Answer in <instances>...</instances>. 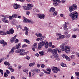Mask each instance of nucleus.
<instances>
[{"instance_id":"a211bd4d","label":"nucleus","mask_w":79,"mask_h":79,"mask_svg":"<svg viewBox=\"0 0 79 79\" xmlns=\"http://www.w3.org/2000/svg\"><path fill=\"white\" fill-rule=\"evenodd\" d=\"M72 8L74 10H77V5L75 4H74L72 6Z\"/></svg>"},{"instance_id":"393cba45","label":"nucleus","mask_w":79,"mask_h":79,"mask_svg":"<svg viewBox=\"0 0 79 79\" xmlns=\"http://www.w3.org/2000/svg\"><path fill=\"white\" fill-rule=\"evenodd\" d=\"M44 76V73L42 72L41 73H40L39 74V76L40 77H43Z\"/></svg>"},{"instance_id":"6e6552de","label":"nucleus","mask_w":79,"mask_h":79,"mask_svg":"<svg viewBox=\"0 0 79 79\" xmlns=\"http://www.w3.org/2000/svg\"><path fill=\"white\" fill-rule=\"evenodd\" d=\"M37 16L40 19H44V18H45V16L43 14H37Z\"/></svg>"},{"instance_id":"603ef678","label":"nucleus","mask_w":79,"mask_h":79,"mask_svg":"<svg viewBox=\"0 0 79 79\" xmlns=\"http://www.w3.org/2000/svg\"><path fill=\"white\" fill-rule=\"evenodd\" d=\"M4 77H7V76H8V74H6V73H5L4 74Z\"/></svg>"},{"instance_id":"b1692460","label":"nucleus","mask_w":79,"mask_h":79,"mask_svg":"<svg viewBox=\"0 0 79 79\" xmlns=\"http://www.w3.org/2000/svg\"><path fill=\"white\" fill-rule=\"evenodd\" d=\"M35 62H33L31 63H30L29 64V66H30V67H33L34 65H35Z\"/></svg>"},{"instance_id":"338daca9","label":"nucleus","mask_w":79,"mask_h":79,"mask_svg":"<svg viewBox=\"0 0 79 79\" xmlns=\"http://www.w3.org/2000/svg\"><path fill=\"white\" fill-rule=\"evenodd\" d=\"M64 35H62L60 36V39H64Z\"/></svg>"},{"instance_id":"20e7f679","label":"nucleus","mask_w":79,"mask_h":79,"mask_svg":"<svg viewBox=\"0 0 79 79\" xmlns=\"http://www.w3.org/2000/svg\"><path fill=\"white\" fill-rule=\"evenodd\" d=\"M34 6L31 4H28L27 6H23V8L24 10H32V8Z\"/></svg>"},{"instance_id":"473e14b6","label":"nucleus","mask_w":79,"mask_h":79,"mask_svg":"<svg viewBox=\"0 0 79 79\" xmlns=\"http://www.w3.org/2000/svg\"><path fill=\"white\" fill-rule=\"evenodd\" d=\"M24 41L25 42H26L27 44H29L30 43V42H29V41L27 39H25L24 40Z\"/></svg>"},{"instance_id":"49530a36","label":"nucleus","mask_w":79,"mask_h":79,"mask_svg":"<svg viewBox=\"0 0 79 79\" xmlns=\"http://www.w3.org/2000/svg\"><path fill=\"white\" fill-rule=\"evenodd\" d=\"M76 37H77V35H72V38H76Z\"/></svg>"},{"instance_id":"2eb2a0df","label":"nucleus","mask_w":79,"mask_h":79,"mask_svg":"<svg viewBox=\"0 0 79 79\" xmlns=\"http://www.w3.org/2000/svg\"><path fill=\"white\" fill-rule=\"evenodd\" d=\"M55 11V8L53 7H51L49 10V12L51 13H53V12H54Z\"/></svg>"},{"instance_id":"680f3d73","label":"nucleus","mask_w":79,"mask_h":79,"mask_svg":"<svg viewBox=\"0 0 79 79\" xmlns=\"http://www.w3.org/2000/svg\"><path fill=\"white\" fill-rule=\"evenodd\" d=\"M64 34H65V35H66L67 34H68V33H69V32L68 31H64Z\"/></svg>"},{"instance_id":"69168bd1","label":"nucleus","mask_w":79,"mask_h":79,"mask_svg":"<svg viewBox=\"0 0 79 79\" xmlns=\"http://www.w3.org/2000/svg\"><path fill=\"white\" fill-rule=\"evenodd\" d=\"M52 51V48H50L48 49V52H51Z\"/></svg>"},{"instance_id":"774afa93","label":"nucleus","mask_w":79,"mask_h":79,"mask_svg":"<svg viewBox=\"0 0 79 79\" xmlns=\"http://www.w3.org/2000/svg\"><path fill=\"white\" fill-rule=\"evenodd\" d=\"M58 53H61V49H58Z\"/></svg>"},{"instance_id":"8fccbe9b","label":"nucleus","mask_w":79,"mask_h":79,"mask_svg":"<svg viewBox=\"0 0 79 79\" xmlns=\"http://www.w3.org/2000/svg\"><path fill=\"white\" fill-rule=\"evenodd\" d=\"M58 4L57 2H54L53 3V5L54 6H57V5H58Z\"/></svg>"},{"instance_id":"7c9ffc66","label":"nucleus","mask_w":79,"mask_h":79,"mask_svg":"<svg viewBox=\"0 0 79 79\" xmlns=\"http://www.w3.org/2000/svg\"><path fill=\"white\" fill-rule=\"evenodd\" d=\"M5 42V41L3 40H0V44H2V45Z\"/></svg>"},{"instance_id":"c756f323","label":"nucleus","mask_w":79,"mask_h":79,"mask_svg":"<svg viewBox=\"0 0 79 79\" xmlns=\"http://www.w3.org/2000/svg\"><path fill=\"white\" fill-rule=\"evenodd\" d=\"M23 71L25 73H26L27 74H29V73L28 72V70L27 69H24L23 70Z\"/></svg>"},{"instance_id":"cd10ccee","label":"nucleus","mask_w":79,"mask_h":79,"mask_svg":"<svg viewBox=\"0 0 79 79\" xmlns=\"http://www.w3.org/2000/svg\"><path fill=\"white\" fill-rule=\"evenodd\" d=\"M52 14H53L54 16H56L57 15V12L56 11H55L54 12H52Z\"/></svg>"},{"instance_id":"dca6fc26","label":"nucleus","mask_w":79,"mask_h":79,"mask_svg":"<svg viewBox=\"0 0 79 79\" xmlns=\"http://www.w3.org/2000/svg\"><path fill=\"white\" fill-rule=\"evenodd\" d=\"M2 20L3 22V23H9L7 19L5 18H2Z\"/></svg>"},{"instance_id":"f257e3e1","label":"nucleus","mask_w":79,"mask_h":79,"mask_svg":"<svg viewBox=\"0 0 79 79\" xmlns=\"http://www.w3.org/2000/svg\"><path fill=\"white\" fill-rule=\"evenodd\" d=\"M67 43L65 42L62 44L60 46V48H61L62 51H64L66 53H69L70 52L71 48L68 46H66Z\"/></svg>"},{"instance_id":"37998d69","label":"nucleus","mask_w":79,"mask_h":79,"mask_svg":"<svg viewBox=\"0 0 79 79\" xmlns=\"http://www.w3.org/2000/svg\"><path fill=\"white\" fill-rule=\"evenodd\" d=\"M26 14L27 15H29L30 14V11L29 10H27L26 12Z\"/></svg>"},{"instance_id":"13d9d810","label":"nucleus","mask_w":79,"mask_h":79,"mask_svg":"<svg viewBox=\"0 0 79 79\" xmlns=\"http://www.w3.org/2000/svg\"><path fill=\"white\" fill-rule=\"evenodd\" d=\"M12 16L14 18H16V14H14L12 15Z\"/></svg>"},{"instance_id":"e2e57ef3","label":"nucleus","mask_w":79,"mask_h":79,"mask_svg":"<svg viewBox=\"0 0 79 79\" xmlns=\"http://www.w3.org/2000/svg\"><path fill=\"white\" fill-rule=\"evenodd\" d=\"M24 30H25V31H28V28H27L26 27H24Z\"/></svg>"},{"instance_id":"39448f33","label":"nucleus","mask_w":79,"mask_h":79,"mask_svg":"<svg viewBox=\"0 0 79 79\" xmlns=\"http://www.w3.org/2000/svg\"><path fill=\"white\" fill-rule=\"evenodd\" d=\"M58 51V48H55L54 49L52 50V53L54 54V56L55 57V58L56 60H58V61H59L60 59L58 58V54H57V52Z\"/></svg>"},{"instance_id":"2f4dec72","label":"nucleus","mask_w":79,"mask_h":79,"mask_svg":"<svg viewBox=\"0 0 79 79\" xmlns=\"http://www.w3.org/2000/svg\"><path fill=\"white\" fill-rule=\"evenodd\" d=\"M60 65L61 66H62V67H66V64H64V63H61Z\"/></svg>"},{"instance_id":"09e8293b","label":"nucleus","mask_w":79,"mask_h":79,"mask_svg":"<svg viewBox=\"0 0 79 79\" xmlns=\"http://www.w3.org/2000/svg\"><path fill=\"white\" fill-rule=\"evenodd\" d=\"M52 42H50L48 44V46H49V47H52Z\"/></svg>"},{"instance_id":"ea45409f","label":"nucleus","mask_w":79,"mask_h":79,"mask_svg":"<svg viewBox=\"0 0 79 79\" xmlns=\"http://www.w3.org/2000/svg\"><path fill=\"white\" fill-rule=\"evenodd\" d=\"M75 74L76 75L77 77H79V72H75Z\"/></svg>"},{"instance_id":"c03bdc74","label":"nucleus","mask_w":79,"mask_h":79,"mask_svg":"<svg viewBox=\"0 0 79 79\" xmlns=\"http://www.w3.org/2000/svg\"><path fill=\"white\" fill-rule=\"evenodd\" d=\"M3 70L2 69H0V73H1V74L2 76H3Z\"/></svg>"},{"instance_id":"ddd939ff","label":"nucleus","mask_w":79,"mask_h":79,"mask_svg":"<svg viewBox=\"0 0 79 79\" xmlns=\"http://www.w3.org/2000/svg\"><path fill=\"white\" fill-rule=\"evenodd\" d=\"M40 69H35L32 70L33 73H39L40 72Z\"/></svg>"},{"instance_id":"4d7b16f0","label":"nucleus","mask_w":79,"mask_h":79,"mask_svg":"<svg viewBox=\"0 0 79 79\" xmlns=\"http://www.w3.org/2000/svg\"><path fill=\"white\" fill-rule=\"evenodd\" d=\"M28 33H29V31H26L25 32V34L26 35H28Z\"/></svg>"},{"instance_id":"3c124183","label":"nucleus","mask_w":79,"mask_h":79,"mask_svg":"<svg viewBox=\"0 0 79 79\" xmlns=\"http://www.w3.org/2000/svg\"><path fill=\"white\" fill-rule=\"evenodd\" d=\"M37 44L36 43H34L33 45V47H35V48H37Z\"/></svg>"},{"instance_id":"c85d7f7f","label":"nucleus","mask_w":79,"mask_h":79,"mask_svg":"<svg viewBox=\"0 0 79 79\" xmlns=\"http://www.w3.org/2000/svg\"><path fill=\"white\" fill-rule=\"evenodd\" d=\"M23 23H27V19L26 18H23Z\"/></svg>"},{"instance_id":"de8ad7c7","label":"nucleus","mask_w":79,"mask_h":79,"mask_svg":"<svg viewBox=\"0 0 79 79\" xmlns=\"http://www.w3.org/2000/svg\"><path fill=\"white\" fill-rule=\"evenodd\" d=\"M27 45L26 44H24L23 45L22 47V48H24V47H27Z\"/></svg>"},{"instance_id":"a19ab883","label":"nucleus","mask_w":79,"mask_h":79,"mask_svg":"<svg viewBox=\"0 0 79 79\" xmlns=\"http://www.w3.org/2000/svg\"><path fill=\"white\" fill-rule=\"evenodd\" d=\"M26 58L27 60H29L30 59V57L29 56H27L26 57Z\"/></svg>"},{"instance_id":"0eeeda50","label":"nucleus","mask_w":79,"mask_h":79,"mask_svg":"<svg viewBox=\"0 0 79 79\" xmlns=\"http://www.w3.org/2000/svg\"><path fill=\"white\" fill-rule=\"evenodd\" d=\"M13 7L15 10H16L21 8V6L17 3L14 4L13 5Z\"/></svg>"},{"instance_id":"9d476101","label":"nucleus","mask_w":79,"mask_h":79,"mask_svg":"<svg viewBox=\"0 0 79 79\" xmlns=\"http://www.w3.org/2000/svg\"><path fill=\"white\" fill-rule=\"evenodd\" d=\"M14 50H15V48H12L11 50L9 53V55H10V56H11V55L12 54H13V53H14Z\"/></svg>"},{"instance_id":"9b49d317","label":"nucleus","mask_w":79,"mask_h":79,"mask_svg":"<svg viewBox=\"0 0 79 79\" xmlns=\"http://www.w3.org/2000/svg\"><path fill=\"white\" fill-rule=\"evenodd\" d=\"M67 23H68V22H66L65 24H64L63 26V27H64V29L65 30V31H68V29L67 27V25H68Z\"/></svg>"},{"instance_id":"4c0bfd02","label":"nucleus","mask_w":79,"mask_h":79,"mask_svg":"<svg viewBox=\"0 0 79 79\" xmlns=\"http://www.w3.org/2000/svg\"><path fill=\"white\" fill-rule=\"evenodd\" d=\"M46 71H48V72H51V69L50 68H48L46 69Z\"/></svg>"},{"instance_id":"bf43d9fd","label":"nucleus","mask_w":79,"mask_h":79,"mask_svg":"<svg viewBox=\"0 0 79 79\" xmlns=\"http://www.w3.org/2000/svg\"><path fill=\"white\" fill-rule=\"evenodd\" d=\"M71 58L72 59H74L75 57V56L74 55H71L70 56Z\"/></svg>"},{"instance_id":"a18cd8bd","label":"nucleus","mask_w":79,"mask_h":79,"mask_svg":"<svg viewBox=\"0 0 79 79\" xmlns=\"http://www.w3.org/2000/svg\"><path fill=\"white\" fill-rule=\"evenodd\" d=\"M9 18L10 20H11L12 19H13V16H9Z\"/></svg>"},{"instance_id":"a878e982","label":"nucleus","mask_w":79,"mask_h":79,"mask_svg":"<svg viewBox=\"0 0 79 79\" xmlns=\"http://www.w3.org/2000/svg\"><path fill=\"white\" fill-rule=\"evenodd\" d=\"M4 64L6 66H7H7H9V65H10V63L7 61H5L4 62Z\"/></svg>"},{"instance_id":"5701e85b","label":"nucleus","mask_w":79,"mask_h":79,"mask_svg":"<svg viewBox=\"0 0 79 79\" xmlns=\"http://www.w3.org/2000/svg\"><path fill=\"white\" fill-rule=\"evenodd\" d=\"M9 31H10V34H12L14 33V30H13V28H11L10 29Z\"/></svg>"},{"instance_id":"f704fd0d","label":"nucleus","mask_w":79,"mask_h":79,"mask_svg":"<svg viewBox=\"0 0 79 79\" xmlns=\"http://www.w3.org/2000/svg\"><path fill=\"white\" fill-rule=\"evenodd\" d=\"M33 11L35 12H39V10L37 9H33Z\"/></svg>"},{"instance_id":"052dcab7","label":"nucleus","mask_w":79,"mask_h":79,"mask_svg":"<svg viewBox=\"0 0 79 79\" xmlns=\"http://www.w3.org/2000/svg\"><path fill=\"white\" fill-rule=\"evenodd\" d=\"M66 37L67 38H69V37H70V36H71V35H70V34H68V35H66Z\"/></svg>"},{"instance_id":"4be33fe9","label":"nucleus","mask_w":79,"mask_h":79,"mask_svg":"<svg viewBox=\"0 0 79 79\" xmlns=\"http://www.w3.org/2000/svg\"><path fill=\"white\" fill-rule=\"evenodd\" d=\"M43 71L44 73H45V74H50V73H51V72L46 71V70L44 69H43Z\"/></svg>"},{"instance_id":"f8f14e48","label":"nucleus","mask_w":79,"mask_h":79,"mask_svg":"<svg viewBox=\"0 0 79 79\" xmlns=\"http://www.w3.org/2000/svg\"><path fill=\"white\" fill-rule=\"evenodd\" d=\"M16 35H15L14 37L10 39V42H11V43H13V42H14V41H15L16 39Z\"/></svg>"},{"instance_id":"423d86ee","label":"nucleus","mask_w":79,"mask_h":79,"mask_svg":"<svg viewBox=\"0 0 79 79\" xmlns=\"http://www.w3.org/2000/svg\"><path fill=\"white\" fill-rule=\"evenodd\" d=\"M51 69H52L54 73H57L58 71H60V69L59 68H57L56 67L53 66L51 67Z\"/></svg>"},{"instance_id":"7ed1b4c3","label":"nucleus","mask_w":79,"mask_h":79,"mask_svg":"<svg viewBox=\"0 0 79 79\" xmlns=\"http://www.w3.org/2000/svg\"><path fill=\"white\" fill-rule=\"evenodd\" d=\"M77 12L76 11L69 14V16L71 17L73 20H76L78 18V16H77Z\"/></svg>"},{"instance_id":"f3484780","label":"nucleus","mask_w":79,"mask_h":79,"mask_svg":"<svg viewBox=\"0 0 79 79\" xmlns=\"http://www.w3.org/2000/svg\"><path fill=\"white\" fill-rule=\"evenodd\" d=\"M69 10L70 12H72L74 10L73 8V6H69Z\"/></svg>"},{"instance_id":"bb28decb","label":"nucleus","mask_w":79,"mask_h":79,"mask_svg":"<svg viewBox=\"0 0 79 79\" xmlns=\"http://www.w3.org/2000/svg\"><path fill=\"white\" fill-rule=\"evenodd\" d=\"M21 47V44H18V45H16V49H18Z\"/></svg>"},{"instance_id":"c9c22d12","label":"nucleus","mask_w":79,"mask_h":79,"mask_svg":"<svg viewBox=\"0 0 79 79\" xmlns=\"http://www.w3.org/2000/svg\"><path fill=\"white\" fill-rule=\"evenodd\" d=\"M40 41H42L43 40H44V36H43L41 37V38H40Z\"/></svg>"},{"instance_id":"5fc2aeb1","label":"nucleus","mask_w":79,"mask_h":79,"mask_svg":"<svg viewBox=\"0 0 79 79\" xmlns=\"http://www.w3.org/2000/svg\"><path fill=\"white\" fill-rule=\"evenodd\" d=\"M6 35L8 34V35H10V31H7L6 32Z\"/></svg>"},{"instance_id":"79ce46f5","label":"nucleus","mask_w":79,"mask_h":79,"mask_svg":"<svg viewBox=\"0 0 79 79\" xmlns=\"http://www.w3.org/2000/svg\"><path fill=\"white\" fill-rule=\"evenodd\" d=\"M65 59L66 60H68V61H70V60H71L70 58H69L68 56L66 57Z\"/></svg>"},{"instance_id":"4468645a","label":"nucleus","mask_w":79,"mask_h":79,"mask_svg":"<svg viewBox=\"0 0 79 79\" xmlns=\"http://www.w3.org/2000/svg\"><path fill=\"white\" fill-rule=\"evenodd\" d=\"M29 53V52L27 51L26 52H25L23 53H20L19 55H21V56H24V55H27L28 53Z\"/></svg>"},{"instance_id":"aec40b11","label":"nucleus","mask_w":79,"mask_h":79,"mask_svg":"<svg viewBox=\"0 0 79 79\" xmlns=\"http://www.w3.org/2000/svg\"><path fill=\"white\" fill-rule=\"evenodd\" d=\"M39 53L41 56H44V54H45V53L44 52V51L40 52H39Z\"/></svg>"},{"instance_id":"412c9836","label":"nucleus","mask_w":79,"mask_h":79,"mask_svg":"<svg viewBox=\"0 0 79 79\" xmlns=\"http://www.w3.org/2000/svg\"><path fill=\"white\" fill-rule=\"evenodd\" d=\"M36 35L38 37H42V35L41 33H37V34H36Z\"/></svg>"},{"instance_id":"1a4fd4ad","label":"nucleus","mask_w":79,"mask_h":79,"mask_svg":"<svg viewBox=\"0 0 79 79\" xmlns=\"http://www.w3.org/2000/svg\"><path fill=\"white\" fill-rule=\"evenodd\" d=\"M25 52L24 49H20L17 50L16 52L17 53H24L23 52Z\"/></svg>"},{"instance_id":"72a5a7b5","label":"nucleus","mask_w":79,"mask_h":79,"mask_svg":"<svg viewBox=\"0 0 79 79\" xmlns=\"http://www.w3.org/2000/svg\"><path fill=\"white\" fill-rule=\"evenodd\" d=\"M67 55L65 54H63L62 55V56L64 58H66V57H67Z\"/></svg>"},{"instance_id":"58836bf2","label":"nucleus","mask_w":79,"mask_h":79,"mask_svg":"<svg viewBox=\"0 0 79 79\" xmlns=\"http://www.w3.org/2000/svg\"><path fill=\"white\" fill-rule=\"evenodd\" d=\"M5 45H7V43L5 42L4 41V43H3L2 44V47H5Z\"/></svg>"},{"instance_id":"6ab92c4d","label":"nucleus","mask_w":79,"mask_h":79,"mask_svg":"<svg viewBox=\"0 0 79 79\" xmlns=\"http://www.w3.org/2000/svg\"><path fill=\"white\" fill-rule=\"evenodd\" d=\"M0 35H6V32H4L3 31H0Z\"/></svg>"},{"instance_id":"e433bc0d","label":"nucleus","mask_w":79,"mask_h":79,"mask_svg":"<svg viewBox=\"0 0 79 79\" xmlns=\"http://www.w3.org/2000/svg\"><path fill=\"white\" fill-rule=\"evenodd\" d=\"M17 29H19V28H20V29H21L22 28H23V27L21 25H19L17 26Z\"/></svg>"},{"instance_id":"f03ea898","label":"nucleus","mask_w":79,"mask_h":79,"mask_svg":"<svg viewBox=\"0 0 79 79\" xmlns=\"http://www.w3.org/2000/svg\"><path fill=\"white\" fill-rule=\"evenodd\" d=\"M44 45H45L46 48H48V43L43 41L38 43V48L37 49V50L39 51L40 50H41L42 47L44 46Z\"/></svg>"},{"instance_id":"864d4df0","label":"nucleus","mask_w":79,"mask_h":79,"mask_svg":"<svg viewBox=\"0 0 79 79\" xmlns=\"http://www.w3.org/2000/svg\"><path fill=\"white\" fill-rule=\"evenodd\" d=\"M19 42V40L18 39H16L15 40V44H16V43H18V42Z\"/></svg>"},{"instance_id":"6e6d98bb","label":"nucleus","mask_w":79,"mask_h":79,"mask_svg":"<svg viewBox=\"0 0 79 79\" xmlns=\"http://www.w3.org/2000/svg\"><path fill=\"white\" fill-rule=\"evenodd\" d=\"M41 66L42 68H45V65L44 64H41Z\"/></svg>"},{"instance_id":"0e129e2a","label":"nucleus","mask_w":79,"mask_h":79,"mask_svg":"<svg viewBox=\"0 0 79 79\" xmlns=\"http://www.w3.org/2000/svg\"><path fill=\"white\" fill-rule=\"evenodd\" d=\"M12 68V67L10 65L9 66H8L7 67V68H8V69H11Z\"/></svg>"}]
</instances>
